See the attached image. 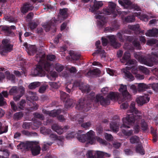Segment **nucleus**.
I'll list each match as a JSON object with an SVG mask.
<instances>
[{
	"instance_id": "obj_34",
	"label": "nucleus",
	"mask_w": 158,
	"mask_h": 158,
	"mask_svg": "<svg viewBox=\"0 0 158 158\" xmlns=\"http://www.w3.org/2000/svg\"><path fill=\"white\" fill-rule=\"evenodd\" d=\"M85 100H84L83 99H81L79 100L78 103L76 105V108L79 110H81L83 109L85 106H84V103L85 102Z\"/></svg>"
},
{
	"instance_id": "obj_13",
	"label": "nucleus",
	"mask_w": 158,
	"mask_h": 158,
	"mask_svg": "<svg viewBox=\"0 0 158 158\" xmlns=\"http://www.w3.org/2000/svg\"><path fill=\"white\" fill-rule=\"evenodd\" d=\"M60 94L61 99L64 102L65 101L64 106L66 108L68 109L73 106V103H75V102L72 99L68 98V94L63 91L60 92Z\"/></svg>"
},
{
	"instance_id": "obj_15",
	"label": "nucleus",
	"mask_w": 158,
	"mask_h": 158,
	"mask_svg": "<svg viewBox=\"0 0 158 158\" xmlns=\"http://www.w3.org/2000/svg\"><path fill=\"white\" fill-rule=\"evenodd\" d=\"M135 16L138 17L140 20L145 22L148 21L150 19L155 18V16L152 14L147 15L145 14H143L141 15V13L139 12L135 13Z\"/></svg>"
},
{
	"instance_id": "obj_61",
	"label": "nucleus",
	"mask_w": 158,
	"mask_h": 158,
	"mask_svg": "<svg viewBox=\"0 0 158 158\" xmlns=\"http://www.w3.org/2000/svg\"><path fill=\"white\" fill-rule=\"evenodd\" d=\"M3 156H2V158H8L10 153L7 150H5L3 152Z\"/></svg>"
},
{
	"instance_id": "obj_27",
	"label": "nucleus",
	"mask_w": 158,
	"mask_h": 158,
	"mask_svg": "<svg viewBox=\"0 0 158 158\" xmlns=\"http://www.w3.org/2000/svg\"><path fill=\"white\" fill-rule=\"evenodd\" d=\"M119 4L124 8L130 7L132 4V2L129 0H119Z\"/></svg>"
},
{
	"instance_id": "obj_25",
	"label": "nucleus",
	"mask_w": 158,
	"mask_h": 158,
	"mask_svg": "<svg viewBox=\"0 0 158 158\" xmlns=\"http://www.w3.org/2000/svg\"><path fill=\"white\" fill-rule=\"evenodd\" d=\"M100 43V41L99 40L97 41L96 42L95 45L98 49L97 52L100 54L101 57H105L106 56V53L104 50L101 48V46H99Z\"/></svg>"
},
{
	"instance_id": "obj_12",
	"label": "nucleus",
	"mask_w": 158,
	"mask_h": 158,
	"mask_svg": "<svg viewBox=\"0 0 158 158\" xmlns=\"http://www.w3.org/2000/svg\"><path fill=\"white\" fill-rule=\"evenodd\" d=\"M3 47L0 49V52L2 55H4L3 52H6L11 51L12 49L13 45L10 44V41L8 39H4L2 42Z\"/></svg>"
},
{
	"instance_id": "obj_36",
	"label": "nucleus",
	"mask_w": 158,
	"mask_h": 158,
	"mask_svg": "<svg viewBox=\"0 0 158 158\" xmlns=\"http://www.w3.org/2000/svg\"><path fill=\"white\" fill-rule=\"evenodd\" d=\"M40 132L45 135H49L52 131L50 129H46L44 127H41L40 130Z\"/></svg>"
},
{
	"instance_id": "obj_49",
	"label": "nucleus",
	"mask_w": 158,
	"mask_h": 158,
	"mask_svg": "<svg viewBox=\"0 0 158 158\" xmlns=\"http://www.w3.org/2000/svg\"><path fill=\"white\" fill-rule=\"evenodd\" d=\"M52 143L50 142L47 143L46 142H44L42 148V150L43 151H45L48 148L49 146L51 145Z\"/></svg>"
},
{
	"instance_id": "obj_16",
	"label": "nucleus",
	"mask_w": 158,
	"mask_h": 158,
	"mask_svg": "<svg viewBox=\"0 0 158 158\" xmlns=\"http://www.w3.org/2000/svg\"><path fill=\"white\" fill-rule=\"evenodd\" d=\"M50 133V138L52 140H56L57 143L59 145H63V140L64 139V137L62 136H57L56 134L52 133Z\"/></svg>"
},
{
	"instance_id": "obj_63",
	"label": "nucleus",
	"mask_w": 158,
	"mask_h": 158,
	"mask_svg": "<svg viewBox=\"0 0 158 158\" xmlns=\"http://www.w3.org/2000/svg\"><path fill=\"white\" fill-rule=\"evenodd\" d=\"M76 134L75 132H72L68 134L66 136V138L68 139H69L70 138H73L74 136Z\"/></svg>"
},
{
	"instance_id": "obj_50",
	"label": "nucleus",
	"mask_w": 158,
	"mask_h": 158,
	"mask_svg": "<svg viewBox=\"0 0 158 158\" xmlns=\"http://www.w3.org/2000/svg\"><path fill=\"white\" fill-rule=\"evenodd\" d=\"M49 83L52 88L55 89L58 88L60 85L59 82L57 83L55 82H49Z\"/></svg>"
},
{
	"instance_id": "obj_19",
	"label": "nucleus",
	"mask_w": 158,
	"mask_h": 158,
	"mask_svg": "<svg viewBox=\"0 0 158 158\" xmlns=\"http://www.w3.org/2000/svg\"><path fill=\"white\" fill-rule=\"evenodd\" d=\"M32 144L31 142H22L17 145V148L18 149L21 150L22 151H25L30 149Z\"/></svg>"
},
{
	"instance_id": "obj_30",
	"label": "nucleus",
	"mask_w": 158,
	"mask_h": 158,
	"mask_svg": "<svg viewBox=\"0 0 158 158\" xmlns=\"http://www.w3.org/2000/svg\"><path fill=\"white\" fill-rule=\"evenodd\" d=\"M100 71L98 69H96L93 70H90L87 73V76L93 77V76L98 75L100 74Z\"/></svg>"
},
{
	"instance_id": "obj_52",
	"label": "nucleus",
	"mask_w": 158,
	"mask_h": 158,
	"mask_svg": "<svg viewBox=\"0 0 158 158\" xmlns=\"http://www.w3.org/2000/svg\"><path fill=\"white\" fill-rule=\"evenodd\" d=\"M157 42V40L156 39H152L148 40L147 44L152 46L156 44Z\"/></svg>"
},
{
	"instance_id": "obj_6",
	"label": "nucleus",
	"mask_w": 158,
	"mask_h": 158,
	"mask_svg": "<svg viewBox=\"0 0 158 158\" xmlns=\"http://www.w3.org/2000/svg\"><path fill=\"white\" fill-rule=\"evenodd\" d=\"M83 131H79L77 134V138L80 142H85L87 141V142L91 144L94 143L95 140V132L92 130H90L85 134H80L83 133Z\"/></svg>"
},
{
	"instance_id": "obj_5",
	"label": "nucleus",
	"mask_w": 158,
	"mask_h": 158,
	"mask_svg": "<svg viewBox=\"0 0 158 158\" xmlns=\"http://www.w3.org/2000/svg\"><path fill=\"white\" fill-rule=\"evenodd\" d=\"M35 60L37 62H41L44 65L46 64V67L47 65L51 66L50 69L49 71L50 72L48 75V77L50 80L54 81L58 76V74L55 71H51V70L52 69L53 66L49 61H54L55 60L56 56L53 55H48L47 56L46 58H45V55L44 52L37 53L35 56Z\"/></svg>"
},
{
	"instance_id": "obj_37",
	"label": "nucleus",
	"mask_w": 158,
	"mask_h": 158,
	"mask_svg": "<svg viewBox=\"0 0 158 158\" xmlns=\"http://www.w3.org/2000/svg\"><path fill=\"white\" fill-rule=\"evenodd\" d=\"M40 85L39 82H35L31 83L29 85V88L31 89H34L39 87Z\"/></svg>"
},
{
	"instance_id": "obj_35",
	"label": "nucleus",
	"mask_w": 158,
	"mask_h": 158,
	"mask_svg": "<svg viewBox=\"0 0 158 158\" xmlns=\"http://www.w3.org/2000/svg\"><path fill=\"white\" fill-rule=\"evenodd\" d=\"M119 125L115 122H112L110 123V127L112 130L115 132H117L118 131Z\"/></svg>"
},
{
	"instance_id": "obj_4",
	"label": "nucleus",
	"mask_w": 158,
	"mask_h": 158,
	"mask_svg": "<svg viewBox=\"0 0 158 158\" xmlns=\"http://www.w3.org/2000/svg\"><path fill=\"white\" fill-rule=\"evenodd\" d=\"M130 52L127 51L124 53L123 58L120 60V61L122 63L126 62V65L131 66V67L127 66L125 69H122V71L124 73L126 78L128 81H131L134 80V77L128 70L132 69V72L135 75L137 74L138 70L137 67L135 66L136 65L135 61L130 60Z\"/></svg>"
},
{
	"instance_id": "obj_9",
	"label": "nucleus",
	"mask_w": 158,
	"mask_h": 158,
	"mask_svg": "<svg viewBox=\"0 0 158 158\" xmlns=\"http://www.w3.org/2000/svg\"><path fill=\"white\" fill-rule=\"evenodd\" d=\"M134 56L141 63L149 66H152L153 65L155 59L152 57L150 58H146L141 55L139 53H134Z\"/></svg>"
},
{
	"instance_id": "obj_53",
	"label": "nucleus",
	"mask_w": 158,
	"mask_h": 158,
	"mask_svg": "<svg viewBox=\"0 0 158 158\" xmlns=\"http://www.w3.org/2000/svg\"><path fill=\"white\" fill-rule=\"evenodd\" d=\"M151 131L153 136V140L154 142H156V141L157 137L156 132L152 127H151Z\"/></svg>"
},
{
	"instance_id": "obj_26",
	"label": "nucleus",
	"mask_w": 158,
	"mask_h": 158,
	"mask_svg": "<svg viewBox=\"0 0 158 158\" xmlns=\"http://www.w3.org/2000/svg\"><path fill=\"white\" fill-rule=\"evenodd\" d=\"M84 117L83 116L80 118V119L78 120V123L79 124H81V127L85 129H88L91 126V123L90 122H88L86 123H83L84 121L83 120Z\"/></svg>"
},
{
	"instance_id": "obj_44",
	"label": "nucleus",
	"mask_w": 158,
	"mask_h": 158,
	"mask_svg": "<svg viewBox=\"0 0 158 158\" xmlns=\"http://www.w3.org/2000/svg\"><path fill=\"white\" fill-rule=\"evenodd\" d=\"M139 69L140 71L146 74H148L149 73V71L146 68L143 66H139Z\"/></svg>"
},
{
	"instance_id": "obj_60",
	"label": "nucleus",
	"mask_w": 158,
	"mask_h": 158,
	"mask_svg": "<svg viewBox=\"0 0 158 158\" xmlns=\"http://www.w3.org/2000/svg\"><path fill=\"white\" fill-rule=\"evenodd\" d=\"M32 124L31 123L24 122L23 123L22 127L24 129H28L30 126L32 125Z\"/></svg>"
},
{
	"instance_id": "obj_54",
	"label": "nucleus",
	"mask_w": 158,
	"mask_h": 158,
	"mask_svg": "<svg viewBox=\"0 0 158 158\" xmlns=\"http://www.w3.org/2000/svg\"><path fill=\"white\" fill-rule=\"evenodd\" d=\"M104 136L105 139L108 141H111L113 139V136L110 134L105 133H104Z\"/></svg>"
},
{
	"instance_id": "obj_23",
	"label": "nucleus",
	"mask_w": 158,
	"mask_h": 158,
	"mask_svg": "<svg viewBox=\"0 0 158 158\" xmlns=\"http://www.w3.org/2000/svg\"><path fill=\"white\" fill-rule=\"evenodd\" d=\"M57 22V20L52 19L49 23H44L43 25V27L46 31H48L50 29L51 26H54Z\"/></svg>"
},
{
	"instance_id": "obj_42",
	"label": "nucleus",
	"mask_w": 158,
	"mask_h": 158,
	"mask_svg": "<svg viewBox=\"0 0 158 158\" xmlns=\"http://www.w3.org/2000/svg\"><path fill=\"white\" fill-rule=\"evenodd\" d=\"M103 157H104L103 152L99 151L95 152V158H102Z\"/></svg>"
},
{
	"instance_id": "obj_2",
	"label": "nucleus",
	"mask_w": 158,
	"mask_h": 158,
	"mask_svg": "<svg viewBox=\"0 0 158 158\" xmlns=\"http://www.w3.org/2000/svg\"><path fill=\"white\" fill-rule=\"evenodd\" d=\"M119 91L122 93V96L117 92H111L107 96V98H104L100 95H98L95 98V94L94 93H90V94L88 96L86 102L87 104L89 103V104H91L94 102L96 104H98L99 103L102 105H107L110 103V99L113 101H118L119 104L125 102L120 105L121 109H126L128 106V104L126 99L131 98V95L128 92L127 90V86L126 85L123 84L120 85L119 89Z\"/></svg>"
},
{
	"instance_id": "obj_18",
	"label": "nucleus",
	"mask_w": 158,
	"mask_h": 158,
	"mask_svg": "<svg viewBox=\"0 0 158 158\" xmlns=\"http://www.w3.org/2000/svg\"><path fill=\"white\" fill-rule=\"evenodd\" d=\"M32 144L30 148L31 149L32 154L34 156H36L39 154L40 151V148L37 145L35 142H31Z\"/></svg>"
},
{
	"instance_id": "obj_7",
	"label": "nucleus",
	"mask_w": 158,
	"mask_h": 158,
	"mask_svg": "<svg viewBox=\"0 0 158 158\" xmlns=\"http://www.w3.org/2000/svg\"><path fill=\"white\" fill-rule=\"evenodd\" d=\"M38 64L36 68L31 71V74L34 76L40 75L41 76H44L46 72L49 73V70L50 69L51 66L48 65L46 67V64L43 65L41 62H38Z\"/></svg>"
},
{
	"instance_id": "obj_14",
	"label": "nucleus",
	"mask_w": 158,
	"mask_h": 158,
	"mask_svg": "<svg viewBox=\"0 0 158 158\" xmlns=\"http://www.w3.org/2000/svg\"><path fill=\"white\" fill-rule=\"evenodd\" d=\"M26 103L25 101L24 100H22L18 105L17 107L13 101L10 102V105L12 109L14 111L16 110H20L23 109Z\"/></svg>"
},
{
	"instance_id": "obj_57",
	"label": "nucleus",
	"mask_w": 158,
	"mask_h": 158,
	"mask_svg": "<svg viewBox=\"0 0 158 158\" xmlns=\"http://www.w3.org/2000/svg\"><path fill=\"white\" fill-rule=\"evenodd\" d=\"M67 9H64L60 10V15L64 17H65L67 16Z\"/></svg>"
},
{
	"instance_id": "obj_62",
	"label": "nucleus",
	"mask_w": 158,
	"mask_h": 158,
	"mask_svg": "<svg viewBox=\"0 0 158 158\" xmlns=\"http://www.w3.org/2000/svg\"><path fill=\"white\" fill-rule=\"evenodd\" d=\"M130 7L137 11H139L141 10V8L137 4H132V3Z\"/></svg>"
},
{
	"instance_id": "obj_64",
	"label": "nucleus",
	"mask_w": 158,
	"mask_h": 158,
	"mask_svg": "<svg viewBox=\"0 0 158 158\" xmlns=\"http://www.w3.org/2000/svg\"><path fill=\"white\" fill-rule=\"evenodd\" d=\"M151 87H152L154 91H157L158 90V83L151 84Z\"/></svg>"
},
{
	"instance_id": "obj_45",
	"label": "nucleus",
	"mask_w": 158,
	"mask_h": 158,
	"mask_svg": "<svg viewBox=\"0 0 158 158\" xmlns=\"http://www.w3.org/2000/svg\"><path fill=\"white\" fill-rule=\"evenodd\" d=\"M141 126L142 129L143 131H146L148 128V125L144 120L141 121Z\"/></svg>"
},
{
	"instance_id": "obj_20",
	"label": "nucleus",
	"mask_w": 158,
	"mask_h": 158,
	"mask_svg": "<svg viewBox=\"0 0 158 158\" xmlns=\"http://www.w3.org/2000/svg\"><path fill=\"white\" fill-rule=\"evenodd\" d=\"M69 127L68 126H65L63 128H62L56 124H54L52 126V129L59 134H62Z\"/></svg>"
},
{
	"instance_id": "obj_10",
	"label": "nucleus",
	"mask_w": 158,
	"mask_h": 158,
	"mask_svg": "<svg viewBox=\"0 0 158 158\" xmlns=\"http://www.w3.org/2000/svg\"><path fill=\"white\" fill-rule=\"evenodd\" d=\"M25 88L22 86L19 87L16 86L13 87L9 91V94L10 95H18L14 97V99L15 101L19 100L22 96L25 93Z\"/></svg>"
},
{
	"instance_id": "obj_3",
	"label": "nucleus",
	"mask_w": 158,
	"mask_h": 158,
	"mask_svg": "<svg viewBox=\"0 0 158 158\" xmlns=\"http://www.w3.org/2000/svg\"><path fill=\"white\" fill-rule=\"evenodd\" d=\"M135 102H132L131 103L130 107V110L127 111V117L123 119V124L121 128L122 129V132L123 134L127 136H128L132 135L133 131H127L123 128H129L130 127L129 125H132L133 123H137L142 118L143 115L142 112L135 108ZM134 133L136 134L139 132L140 128L139 126L137 124L134 126Z\"/></svg>"
},
{
	"instance_id": "obj_11",
	"label": "nucleus",
	"mask_w": 158,
	"mask_h": 158,
	"mask_svg": "<svg viewBox=\"0 0 158 158\" xmlns=\"http://www.w3.org/2000/svg\"><path fill=\"white\" fill-rule=\"evenodd\" d=\"M102 44L103 46L107 45L108 42V40H109L111 45L115 48H119L121 46L120 43L116 41V37L114 35H108L106 37V38L102 37Z\"/></svg>"
},
{
	"instance_id": "obj_8",
	"label": "nucleus",
	"mask_w": 158,
	"mask_h": 158,
	"mask_svg": "<svg viewBox=\"0 0 158 158\" xmlns=\"http://www.w3.org/2000/svg\"><path fill=\"white\" fill-rule=\"evenodd\" d=\"M130 34V31H125L124 32L122 31L121 32L118 33L117 34V36L119 39L120 41L121 42L124 41V39H126V40L129 41H132L133 44L134 46L136 47L138 49H140V45L137 39H134L131 36H127L126 37L125 35H123L124 33Z\"/></svg>"
},
{
	"instance_id": "obj_39",
	"label": "nucleus",
	"mask_w": 158,
	"mask_h": 158,
	"mask_svg": "<svg viewBox=\"0 0 158 158\" xmlns=\"http://www.w3.org/2000/svg\"><path fill=\"white\" fill-rule=\"evenodd\" d=\"M136 152L139 153L141 155H144L145 154V152L143 147L141 145H138L136 148Z\"/></svg>"
},
{
	"instance_id": "obj_46",
	"label": "nucleus",
	"mask_w": 158,
	"mask_h": 158,
	"mask_svg": "<svg viewBox=\"0 0 158 158\" xmlns=\"http://www.w3.org/2000/svg\"><path fill=\"white\" fill-rule=\"evenodd\" d=\"M4 18L6 20L10 23H15L16 22V20L11 16H7L5 17Z\"/></svg>"
},
{
	"instance_id": "obj_56",
	"label": "nucleus",
	"mask_w": 158,
	"mask_h": 158,
	"mask_svg": "<svg viewBox=\"0 0 158 158\" xmlns=\"http://www.w3.org/2000/svg\"><path fill=\"white\" fill-rule=\"evenodd\" d=\"M23 116V114L21 112L15 113L14 115V118L15 119H18Z\"/></svg>"
},
{
	"instance_id": "obj_43",
	"label": "nucleus",
	"mask_w": 158,
	"mask_h": 158,
	"mask_svg": "<svg viewBox=\"0 0 158 158\" xmlns=\"http://www.w3.org/2000/svg\"><path fill=\"white\" fill-rule=\"evenodd\" d=\"M139 141V139L137 136H132L130 139V142L132 143H137Z\"/></svg>"
},
{
	"instance_id": "obj_58",
	"label": "nucleus",
	"mask_w": 158,
	"mask_h": 158,
	"mask_svg": "<svg viewBox=\"0 0 158 158\" xmlns=\"http://www.w3.org/2000/svg\"><path fill=\"white\" fill-rule=\"evenodd\" d=\"M96 139L98 142H99L101 144H102L104 145L107 144L106 141L99 137H96Z\"/></svg>"
},
{
	"instance_id": "obj_40",
	"label": "nucleus",
	"mask_w": 158,
	"mask_h": 158,
	"mask_svg": "<svg viewBox=\"0 0 158 158\" xmlns=\"http://www.w3.org/2000/svg\"><path fill=\"white\" fill-rule=\"evenodd\" d=\"M56 70L58 72H60L63 70L64 67L58 63L56 64L54 66Z\"/></svg>"
},
{
	"instance_id": "obj_1",
	"label": "nucleus",
	"mask_w": 158,
	"mask_h": 158,
	"mask_svg": "<svg viewBox=\"0 0 158 158\" xmlns=\"http://www.w3.org/2000/svg\"><path fill=\"white\" fill-rule=\"evenodd\" d=\"M103 5L102 1H97L96 0L94 1V4L90 6L89 10L92 12H95V18L97 19V25L99 28H102L106 26L107 20L103 15L104 14L109 15L111 14L114 17H115L117 15V13L120 14L122 19L124 22L131 23L134 22L135 20V13L134 14L128 15L124 17L123 15L127 14V12L125 11L121 12L117 9H116V5L114 3L110 2L109 3L108 7L107 9L104 10L103 13H101L100 11L96 12L99 8Z\"/></svg>"
},
{
	"instance_id": "obj_17",
	"label": "nucleus",
	"mask_w": 158,
	"mask_h": 158,
	"mask_svg": "<svg viewBox=\"0 0 158 158\" xmlns=\"http://www.w3.org/2000/svg\"><path fill=\"white\" fill-rule=\"evenodd\" d=\"M23 46L25 47L26 51L29 55L32 56L36 52V48L35 45H30L27 43H24Z\"/></svg>"
},
{
	"instance_id": "obj_28",
	"label": "nucleus",
	"mask_w": 158,
	"mask_h": 158,
	"mask_svg": "<svg viewBox=\"0 0 158 158\" xmlns=\"http://www.w3.org/2000/svg\"><path fill=\"white\" fill-rule=\"evenodd\" d=\"M145 35L148 36H156L158 35V29L153 28L152 30H148L145 33Z\"/></svg>"
},
{
	"instance_id": "obj_33",
	"label": "nucleus",
	"mask_w": 158,
	"mask_h": 158,
	"mask_svg": "<svg viewBox=\"0 0 158 158\" xmlns=\"http://www.w3.org/2000/svg\"><path fill=\"white\" fill-rule=\"evenodd\" d=\"M27 100L30 101L31 100H37L38 99V97L36 94L35 92H29V96L27 98Z\"/></svg>"
},
{
	"instance_id": "obj_31",
	"label": "nucleus",
	"mask_w": 158,
	"mask_h": 158,
	"mask_svg": "<svg viewBox=\"0 0 158 158\" xmlns=\"http://www.w3.org/2000/svg\"><path fill=\"white\" fill-rule=\"evenodd\" d=\"M79 88L83 93H88L90 90L89 85L82 83L79 86Z\"/></svg>"
},
{
	"instance_id": "obj_32",
	"label": "nucleus",
	"mask_w": 158,
	"mask_h": 158,
	"mask_svg": "<svg viewBox=\"0 0 158 158\" xmlns=\"http://www.w3.org/2000/svg\"><path fill=\"white\" fill-rule=\"evenodd\" d=\"M71 58L73 60H78L80 56V54H77L73 51H70L68 52Z\"/></svg>"
},
{
	"instance_id": "obj_51",
	"label": "nucleus",
	"mask_w": 158,
	"mask_h": 158,
	"mask_svg": "<svg viewBox=\"0 0 158 158\" xmlns=\"http://www.w3.org/2000/svg\"><path fill=\"white\" fill-rule=\"evenodd\" d=\"M41 122L40 121H38L35 120L34 121L33 123V125L35 127H32L33 129H36L37 128L39 127V126L41 124Z\"/></svg>"
},
{
	"instance_id": "obj_38",
	"label": "nucleus",
	"mask_w": 158,
	"mask_h": 158,
	"mask_svg": "<svg viewBox=\"0 0 158 158\" xmlns=\"http://www.w3.org/2000/svg\"><path fill=\"white\" fill-rule=\"evenodd\" d=\"M139 26L138 24L134 25H129L128 26V28L129 29L135 31H139Z\"/></svg>"
},
{
	"instance_id": "obj_55",
	"label": "nucleus",
	"mask_w": 158,
	"mask_h": 158,
	"mask_svg": "<svg viewBox=\"0 0 158 158\" xmlns=\"http://www.w3.org/2000/svg\"><path fill=\"white\" fill-rule=\"evenodd\" d=\"M106 71L107 73L110 76L115 75V71L109 68H106Z\"/></svg>"
},
{
	"instance_id": "obj_48",
	"label": "nucleus",
	"mask_w": 158,
	"mask_h": 158,
	"mask_svg": "<svg viewBox=\"0 0 158 158\" xmlns=\"http://www.w3.org/2000/svg\"><path fill=\"white\" fill-rule=\"evenodd\" d=\"M33 115L35 118H38L40 120H43L44 119V117L42 114L35 113L33 114Z\"/></svg>"
},
{
	"instance_id": "obj_47",
	"label": "nucleus",
	"mask_w": 158,
	"mask_h": 158,
	"mask_svg": "<svg viewBox=\"0 0 158 158\" xmlns=\"http://www.w3.org/2000/svg\"><path fill=\"white\" fill-rule=\"evenodd\" d=\"M111 25V27L113 28L114 31L119 28V25L117 21H114L112 22Z\"/></svg>"
},
{
	"instance_id": "obj_24",
	"label": "nucleus",
	"mask_w": 158,
	"mask_h": 158,
	"mask_svg": "<svg viewBox=\"0 0 158 158\" xmlns=\"http://www.w3.org/2000/svg\"><path fill=\"white\" fill-rule=\"evenodd\" d=\"M137 89L139 92H142L147 89H150L151 87V84H146L144 83H138Z\"/></svg>"
},
{
	"instance_id": "obj_22",
	"label": "nucleus",
	"mask_w": 158,
	"mask_h": 158,
	"mask_svg": "<svg viewBox=\"0 0 158 158\" xmlns=\"http://www.w3.org/2000/svg\"><path fill=\"white\" fill-rule=\"evenodd\" d=\"M33 8V5L30 2H27L24 4L21 8V12L25 14L28 11L32 10Z\"/></svg>"
},
{
	"instance_id": "obj_29",
	"label": "nucleus",
	"mask_w": 158,
	"mask_h": 158,
	"mask_svg": "<svg viewBox=\"0 0 158 158\" xmlns=\"http://www.w3.org/2000/svg\"><path fill=\"white\" fill-rule=\"evenodd\" d=\"M61 112V110H53L51 111H46L44 113L47 114H48L50 116L55 117L57 116Z\"/></svg>"
},
{
	"instance_id": "obj_21",
	"label": "nucleus",
	"mask_w": 158,
	"mask_h": 158,
	"mask_svg": "<svg viewBox=\"0 0 158 158\" xmlns=\"http://www.w3.org/2000/svg\"><path fill=\"white\" fill-rule=\"evenodd\" d=\"M150 98L147 95H145L143 96H139L136 99L137 103L139 105H142L148 102L149 101Z\"/></svg>"
},
{
	"instance_id": "obj_41",
	"label": "nucleus",
	"mask_w": 158,
	"mask_h": 158,
	"mask_svg": "<svg viewBox=\"0 0 158 158\" xmlns=\"http://www.w3.org/2000/svg\"><path fill=\"white\" fill-rule=\"evenodd\" d=\"M95 152L88 151L86 154L87 158H95Z\"/></svg>"
},
{
	"instance_id": "obj_59",
	"label": "nucleus",
	"mask_w": 158,
	"mask_h": 158,
	"mask_svg": "<svg viewBox=\"0 0 158 158\" xmlns=\"http://www.w3.org/2000/svg\"><path fill=\"white\" fill-rule=\"evenodd\" d=\"M130 89L132 90L133 93L134 94H135L137 92V87L134 85H129Z\"/></svg>"
}]
</instances>
